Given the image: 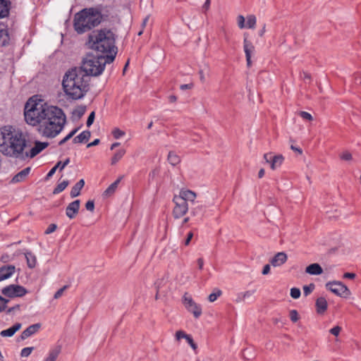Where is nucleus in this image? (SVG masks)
<instances>
[{
    "mask_svg": "<svg viewBox=\"0 0 361 361\" xmlns=\"http://www.w3.org/2000/svg\"><path fill=\"white\" fill-rule=\"evenodd\" d=\"M197 263L199 269L200 270L202 269H203V266H204V260H203V259L202 258L197 259Z\"/></svg>",
    "mask_w": 361,
    "mask_h": 361,
    "instance_id": "61",
    "label": "nucleus"
},
{
    "mask_svg": "<svg viewBox=\"0 0 361 361\" xmlns=\"http://www.w3.org/2000/svg\"><path fill=\"white\" fill-rule=\"evenodd\" d=\"M290 319L291 322L295 323L300 319V316L296 310H291L289 312Z\"/></svg>",
    "mask_w": 361,
    "mask_h": 361,
    "instance_id": "35",
    "label": "nucleus"
},
{
    "mask_svg": "<svg viewBox=\"0 0 361 361\" xmlns=\"http://www.w3.org/2000/svg\"><path fill=\"white\" fill-rule=\"evenodd\" d=\"M326 287L336 295L346 297L350 295L348 287L340 281L328 282Z\"/></svg>",
    "mask_w": 361,
    "mask_h": 361,
    "instance_id": "10",
    "label": "nucleus"
},
{
    "mask_svg": "<svg viewBox=\"0 0 361 361\" xmlns=\"http://www.w3.org/2000/svg\"><path fill=\"white\" fill-rule=\"evenodd\" d=\"M70 163V159L67 158L62 164L60 171H62Z\"/></svg>",
    "mask_w": 361,
    "mask_h": 361,
    "instance_id": "63",
    "label": "nucleus"
},
{
    "mask_svg": "<svg viewBox=\"0 0 361 361\" xmlns=\"http://www.w3.org/2000/svg\"><path fill=\"white\" fill-rule=\"evenodd\" d=\"M125 134L126 133L119 128H114L112 130V135L115 139H119L120 137L125 135Z\"/></svg>",
    "mask_w": 361,
    "mask_h": 361,
    "instance_id": "37",
    "label": "nucleus"
},
{
    "mask_svg": "<svg viewBox=\"0 0 361 361\" xmlns=\"http://www.w3.org/2000/svg\"><path fill=\"white\" fill-rule=\"evenodd\" d=\"M78 131V128L73 129L72 131H71L64 138H63L59 142V145H63L65 142H66L68 140H69Z\"/></svg>",
    "mask_w": 361,
    "mask_h": 361,
    "instance_id": "36",
    "label": "nucleus"
},
{
    "mask_svg": "<svg viewBox=\"0 0 361 361\" xmlns=\"http://www.w3.org/2000/svg\"><path fill=\"white\" fill-rule=\"evenodd\" d=\"M8 32L6 29L0 30V42L3 46L8 44L9 42Z\"/></svg>",
    "mask_w": 361,
    "mask_h": 361,
    "instance_id": "31",
    "label": "nucleus"
},
{
    "mask_svg": "<svg viewBox=\"0 0 361 361\" xmlns=\"http://www.w3.org/2000/svg\"><path fill=\"white\" fill-rule=\"evenodd\" d=\"M48 146L47 142H36L35 146L30 150V152H24V159L27 157L32 158L40 153Z\"/></svg>",
    "mask_w": 361,
    "mask_h": 361,
    "instance_id": "15",
    "label": "nucleus"
},
{
    "mask_svg": "<svg viewBox=\"0 0 361 361\" xmlns=\"http://www.w3.org/2000/svg\"><path fill=\"white\" fill-rule=\"evenodd\" d=\"M190 335L189 334H185V331H176V335H175V337H176V339L177 341H180V339L182 338H185L186 340V338L189 336Z\"/></svg>",
    "mask_w": 361,
    "mask_h": 361,
    "instance_id": "42",
    "label": "nucleus"
},
{
    "mask_svg": "<svg viewBox=\"0 0 361 361\" xmlns=\"http://www.w3.org/2000/svg\"><path fill=\"white\" fill-rule=\"evenodd\" d=\"M40 326H41V325L39 324H35L29 326L26 329H25L22 332V334L20 335V338L22 340H25V339L27 338L28 337L32 336L33 334H35L36 332L38 331Z\"/></svg>",
    "mask_w": 361,
    "mask_h": 361,
    "instance_id": "20",
    "label": "nucleus"
},
{
    "mask_svg": "<svg viewBox=\"0 0 361 361\" xmlns=\"http://www.w3.org/2000/svg\"><path fill=\"white\" fill-rule=\"evenodd\" d=\"M34 350V348L33 347H26V348H24L22 349L21 352H20V356L21 357H28L31 353L32 352V350Z\"/></svg>",
    "mask_w": 361,
    "mask_h": 361,
    "instance_id": "39",
    "label": "nucleus"
},
{
    "mask_svg": "<svg viewBox=\"0 0 361 361\" xmlns=\"http://www.w3.org/2000/svg\"><path fill=\"white\" fill-rule=\"evenodd\" d=\"M288 259V256L284 252L276 253L271 259L270 262L274 267H280L285 264Z\"/></svg>",
    "mask_w": 361,
    "mask_h": 361,
    "instance_id": "17",
    "label": "nucleus"
},
{
    "mask_svg": "<svg viewBox=\"0 0 361 361\" xmlns=\"http://www.w3.org/2000/svg\"><path fill=\"white\" fill-rule=\"evenodd\" d=\"M26 140L23 134L12 126L0 128V152L8 157L24 159Z\"/></svg>",
    "mask_w": 361,
    "mask_h": 361,
    "instance_id": "1",
    "label": "nucleus"
},
{
    "mask_svg": "<svg viewBox=\"0 0 361 361\" xmlns=\"http://www.w3.org/2000/svg\"><path fill=\"white\" fill-rule=\"evenodd\" d=\"M95 114L94 111L91 112L87 120V126L90 127L94 122Z\"/></svg>",
    "mask_w": 361,
    "mask_h": 361,
    "instance_id": "54",
    "label": "nucleus"
},
{
    "mask_svg": "<svg viewBox=\"0 0 361 361\" xmlns=\"http://www.w3.org/2000/svg\"><path fill=\"white\" fill-rule=\"evenodd\" d=\"M115 34L109 29L104 28L92 32L88 37V47L94 51L113 56L114 59L117 53L115 45Z\"/></svg>",
    "mask_w": 361,
    "mask_h": 361,
    "instance_id": "3",
    "label": "nucleus"
},
{
    "mask_svg": "<svg viewBox=\"0 0 361 361\" xmlns=\"http://www.w3.org/2000/svg\"><path fill=\"white\" fill-rule=\"evenodd\" d=\"M99 143V139H95L94 141H92V142H90L89 144H87V147H93V146H96Z\"/></svg>",
    "mask_w": 361,
    "mask_h": 361,
    "instance_id": "62",
    "label": "nucleus"
},
{
    "mask_svg": "<svg viewBox=\"0 0 361 361\" xmlns=\"http://www.w3.org/2000/svg\"><path fill=\"white\" fill-rule=\"evenodd\" d=\"M257 23V18L254 15H248L247 16V24L245 27L249 29H254Z\"/></svg>",
    "mask_w": 361,
    "mask_h": 361,
    "instance_id": "33",
    "label": "nucleus"
},
{
    "mask_svg": "<svg viewBox=\"0 0 361 361\" xmlns=\"http://www.w3.org/2000/svg\"><path fill=\"white\" fill-rule=\"evenodd\" d=\"M222 292L220 290H217L216 292L209 294L208 300L209 302H213L221 295Z\"/></svg>",
    "mask_w": 361,
    "mask_h": 361,
    "instance_id": "38",
    "label": "nucleus"
},
{
    "mask_svg": "<svg viewBox=\"0 0 361 361\" xmlns=\"http://www.w3.org/2000/svg\"><path fill=\"white\" fill-rule=\"evenodd\" d=\"M61 164V161L57 162V164L48 172L46 176V179H49L56 172V169L59 167V165Z\"/></svg>",
    "mask_w": 361,
    "mask_h": 361,
    "instance_id": "46",
    "label": "nucleus"
},
{
    "mask_svg": "<svg viewBox=\"0 0 361 361\" xmlns=\"http://www.w3.org/2000/svg\"><path fill=\"white\" fill-rule=\"evenodd\" d=\"M20 305H16L15 306L10 307L7 310L6 312L7 314H11L15 311L20 310Z\"/></svg>",
    "mask_w": 361,
    "mask_h": 361,
    "instance_id": "57",
    "label": "nucleus"
},
{
    "mask_svg": "<svg viewBox=\"0 0 361 361\" xmlns=\"http://www.w3.org/2000/svg\"><path fill=\"white\" fill-rule=\"evenodd\" d=\"M300 78L305 82L310 81V80H311L310 74L305 71H302V73H300Z\"/></svg>",
    "mask_w": 361,
    "mask_h": 361,
    "instance_id": "52",
    "label": "nucleus"
},
{
    "mask_svg": "<svg viewBox=\"0 0 361 361\" xmlns=\"http://www.w3.org/2000/svg\"><path fill=\"white\" fill-rule=\"evenodd\" d=\"M255 293V290H247L238 295L239 300H244L246 298L252 296Z\"/></svg>",
    "mask_w": 361,
    "mask_h": 361,
    "instance_id": "43",
    "label": "nucleus"
},
{
    "mask_svg": "<svg viewBox=\"0 0 361 361\" xmlns=\"http://www.w3.org/2000/svg\"><path fill=\"white\" fill-rule=\"evenodd\" d=\"M192 84H184V85H180V89L184 90H187V89H190V88H192Z\"/></svg>",
    "mask_w": 361,
    "mask_h": 361,
    "instance_id": "64",
    "label": "nucleus"
},
{
    "mask_svg": "<svg viewBox=\"0 0 361 361\" xmlns=\"http://www.w3.org/2000/svg\"><path fill=\"white\" fill-rule=\"evenodd\" d=\"M56 228L57 226L55 224H51L44 231V233L47 235L50 234L54 232L56 230Z\"/></svg>",
    "mask_w": 361,
    "mask_h": 361,
    "instance_id": "50",
    "label": "nucleus"
},
{
    "mask_svg": "<svg viewBox=\"0 0 361 361\" xmlns=\"http://www.w3.org/2000/svg\"><path fill=\"white\" fill-rule=\"evenodd\" d=\"M245 19L243 16L239 15L238 16L237 22H238V25L240 29H243L245 27Z\"/></svg>",
    "mask_w": 361,
    "mask_h": 361,
    "instance_id": "47",
    "label": "nucleus"
},
{
    "mask_svg": "<svg viewBox=\"0 0 361 361\" xmlns=\"http://www.w3.org/2000/svg\"><path fill=\"white\" fill-rule=\"evenodd\" d=\"M27 293L22 286L16 284L8 285L1 290V293L8 298L23 297Z\"/></svg>",
    "mask_w": 361,
    "mask_h": 361,
    "instance_id": "9",
    "label": "nucleus"
},
{
    "mask_svg": "<svg viewBox=\"0 0 361 361\" xmlns=\"http://www.w3.org/2000/svg\"><path fill=\"white\" fill-rule=\"evenodd\" d=\"M69 182L67 180H63L61 183H59L56 187L54 188L53 193L54 194H59L63 191L66 187L68 185Z\"/></svg>",
    "mask_w": 361,
    "mask_h": 361,
    "instance_id": "34",
    "label": "nucleus"
},
{
    "mask_svg": "<svg viewBox=\"0 0 361 361\" xmlns=\"http://www.w3.org/2000/svg\"><path fill=\"white\" fill-rule=\"evenodd\" d=\"M25 256L27 260V266L30 268H34L37 263L36 257L31 252H26Z\"/></svg>",
    "mask_w": 361,
    "mask_h": 361,
    "instance_id": "30",
    "label": "nucleus"
},
{
    "mask_svg": "<svg viewBox=\"0 0 361 361\" xmlns=\"http://www.w3.org/2000/svg\"><path fill=\"white\" fill-rule=\"evenodd\" d=\"M243 49L245 54L247 65L248 67L251 66V57L252 54L255 51V47L252 43L247 39V35L244 34V40H243Z\"/></svg>",
    "mask_w": 361,
    "mask_h": 361,
    "instance_id": "13",
    "label": "nucleus"
},
{
    "mask_svg": "<svg viewBox=\"0 0 361 361\" xmlns=\"http://www.w3.org/2000/svg\"><path fill=\"white\" fill-rule=\"evenodd\" d=\"M68 288V286H63L61 288H60L59 290H57L54 295V299H59V298H61L63 293V292Z\"/></svg>",
    "mask_w": 361,
    "mask_h": 361,
    "instance_id": "48",
    "label": "nucleus"
},
{
    "mask_svg": "<svg viewBox=\"0 0 361 361\" xmlns=\"http://www.w3.org/2000/svg\"><path fill=\"white\" fill-rule=\"evenodd\" d=\"M125 154H126V149H120L117 150L114 153V154L113 155V157L111 158V165H115L117 162H118L123 158V157L125 155Z\"/></svg>",
    "mask_w": 361,
    "mask_h": 361,
    "instance_id": "29",
    "label": "nucleus"
},
{
    "mask_svg": "<svg viewBox=\"0 0 361 361\" xmlns=\"http://www.w3.org/2000/svg\"><path fill=\"white\" fill-rule=\"evenodd\" d=\"M85 208L87 210L93 212L94 209V202L93 200H89L85 204Z\"/></svg>",
    "mask_w": 361,
    "mask_h": 361,
    "instance_id": "53",
    "label": "nucleus"
},
{
    "mask_svg": "<svg viewBox=\"0 0 361 361\" xmlns=\"http://www.w3.org/2000/svg\"><path fill=\"white\" fill-rule=\"evenodd\" d=\"M8 301L9 300L8 299H6L0 295V312H2L6 310Z\"/></svg>",
    "mask_w": 361,
    "mask_h": 361,
    "instance_id": "44",
    "label": "nucleus"
},
{
    "mask_svg": "<svg viewBox=\"0 0 361 361\" xmlns=\"http://www.w3.org/2000/svg\"><path fill=\"white\" fill-rule=\"evenodd\" d=\"M342 329L339 326H335L329 330L330 334L335 336H338L341 333Z\"/></svg>",
    "mask_w": 361,
    "mask_h": 361,
    "instance_id": "49",
    "label": "nucleus"
},
{
    "mask_svg": "<svg viewBox=\"0 0 361 361\" xmlns=\"http://www.w3.org/2000/svg\"><path fill=\"white\" fill-rule=\"evenodd\" d=\"M114 61L113 56H95L87 54L83 59L80 70L90 76H97L102 73L106 63Z\"/></svg>",
    "mask_w": 361,
    "mask_h": 361,
    "instance_id": "7",
    "label": "nucleus"
},
{
    "mask_svg": "<svg viewBox=\"0 0 361 361\" xmlns=\"http://www.w3.org/2000/svg\"><path fill=\"white\" fill-rule=\"evenodd\" d=\"M270 271V265L269 264H266L264 267H263V269H262V274L263 275H267L269 273Z\"/></svg>",
    "mask_w": 361,
    "mask_h": 361,
    "instance_id": "60",
    "label": "nucleus"
},
{
    "mask_svg": "<svg viewBox=\"0 0 361 361\" xmlns=\"http://www.w3.org/2000/svg\"><path fill=\"white\" fill-rule=\"evenodd\" d=\"M264 159L267 163L270 164V167L272 170L279 169L284 161V157L283 155H274L272 153L264 154Z\"/></svg>",
    "mask_w": 361,
    "mask_h": 361,
    "instance_id": "12",
    "label": "nucleus"
},
{
    "mask_svg": "<svg viewBox=\"0 0 361 361\" xmlns=\"http://www.w3.org/2000/svg\"><path fill=\"white\" fill-rule=\"evenodd\" d=\"M54 106L48 105L43 100L36 97L30 98L24 108L25 122L32 126H40L46 120L47 113L50 112Z\"/></svg>",
    "mask_w": 361,
    "mask_h": 361,
    "instance_id": "4",
    "label": "nucleus"
},
{
    "mask_svg": "<svg viewBox=\"0 0 361 361\" xmlns=\"http://www.w3.org/2000/svg\"><path fill=\"white\" fill-rule=\"evenodd\" d=\"M102 20V15L96 8H85L76 13L73 27L78 34L85 33L98 26Z\"/></svg>",
    "mask_w": 361,
    "mask_h": 361,
    "instance_id": "6",
    "label": "nucleus"
},
{
    "mask_svg": "<svg viewBox=\"0 0 361 361\" xmlns=\"http://www.w3.org/2000/svg\"><path fill=\"white\" fill-rule=\"evenodd\" d=\"M122 177L118 178L116 180H115L113 183H111L104 192L103 196L105 197H108L111 196L118 188V184L120 183Z\"/></svg>",
    "mask_w": 361,
    "mask_h": 361,
    "instance_id": "25",
    "label": "nucleus"
},
{
    "mask_svg": "<svg viewBox=\"0 0 361 361\" xmlns=\"http://www.w3.org/2000/svg\"><path fill=\"white\" fill-rule=\"evenodd\" d=\"M355 276H356V275L354 273H350V272L345 273L343 275V278L350 279H353L355 278Z\"/></svg>",
    "mask_w": 361,
    "mask_h": 361,
    "instance_id": "59",
    "label": "nucleus"
},
{
    "mask_svg": "<svg viewBox=\"0 0 361 361\" xmlns=\"http://www.w3.org/2000/svg\"><path fill=\"white\" fill-rule=\"evenodd\" d=\"M176 195L179 198H182V200L187 203L188 202H193L197 197V195L195 192L185 189L180 190L179 194Z\"/></svg>",
    "mask_w": 361,
    "mask_h": 361,
    "instance_id": "18",
    "label": "nucleus"
},
{
    "mask_svg": "<svg viewBox=\"0 0 361 361\" xmlns=\"http://www.w3.org/2000/svg\"><path fill=\"white\" fill-rule=\"evenodd\" d=\"M174 207L173 209V216L175 219H180L183 217L188 211V204L182 198L178 197L174 195L173 198Z\"/></svg>",
    "mask_w": 361,
    "mask_h": 361,
    "instance_id": "8",
    "label": "nucleus"
},
{
    "mask_svg": "<svg viewBox=\"0 0 361 361\" xmlns=\"http://www.w3.org/2000/svg\"><path fill=\"white\" fill-rule=\"evenodd\" d=\"M90 78L77 68L67 71L62 80V87L68 98L77 100L82 98L90 89Z\"/></svg>",
    "mask_w": 361,
    "mask_h": 361,
    "instance_id": "2",
    "label": "nucleus"
},
{
    "mask_svg": "<svg viewBox=\"0 0 361 361\" xmlns=\"http://www.w3.org/2000/svg\"><path fill=\"white\" fill-rule=\"evenodd\" d=\"M48 114L46 120L38 128V131L44 137L54 138L63 129L66 123V116L61 109L55 106Z\"/></svg>",
    "mask_w": 361,
    "mask_h": 361,
    "instance_id": "5",
    "label": "nucleus"
},
{
    "mask_svg": "<svg viewBox=\"0 0 361 361\" xmlns=\"http://www.w3.org/2000/svg\"><path fill=\"white\" fill-rule=\"evenodd\" d=\"M16 271L13 265H4L0 267V282L10 278Z\"/></svg>",
    "mask_w": 361,
    "mask_h": 361,
    "instance_id": "16",
    "label": "nucleus"
},
{
    "mask_svg": "<svg viewBox=\"0 0 361 361\" xmlns=\"http://www.w3.org/2000/svg\"><path fill=\"white\" fill-rule=\"evenodd\" d=\"M298 114L304 120L310 121L313 120L312 116L307 111H300Z\"/></svg>",
    "mask_w": 361,
    "mask_h": 361,
    "instance_id": "45",
    "label": "nucleus"
},
{
    "mask_svg": "<svg viewBox=\"0 0 361 361\" xmlns=\"http://www.w3.org/2000/svg\"><path fill=\"white\" fill-rule=\"evenodd\" d=\"M203 209V207L202 205L197 206L193 209H191L190 214L192 216H196L198 212H201Z\"/></svg>",
    "mask_w": 361,
    "mask_h": 361,
    "instance_id": "56",
    "label": "nucleus"
},
{
    "mask_svg": "<svg viewBox=\"0 0 361 361\" xmlns=\"http://www.w3.org/2000/svg\"><path fill=\"white\" fill-rule=\"evenodd\" d=\"M11 1L9 0H0V18L7 17L9 14Z\"/></svg>",
    "mask_w": 361,
    "mask_h": 361,
    "instance_id": "23",
    "label": "nucleus"
},
{
    "mask_svg": "<svg viewBox=\"0 0 361 361\" xmlns=\"http://www.w3.org/2000/svg\"><path fill=\"white\" fill-rule=\"evenodd\" d=\"M317 312L319 314H324L328 307L326 300L324 297H319L315 302Z\"/></svg>",
    "mask_w": 361,
    "mask_h": 361,
    "instance_id": "21",
    "label": "nucleus"
},
{
    "mask_svg": "<svg viewBox=\"0 0 361 361\" xmlns=\"http://www.w3.org/2000/svg\"><path fill=\"white\" fill-rule=\"evenodd\" d=\"M193 237V233L192 231H190L187 235V238L185 239L184 244L185 245H188L190 244V242L191 239Z\"/></svg>",
    "mask_w": 361,
    "mask_h": 361,
    "instance_id": "58",
    "label": "nucleus"
},
{
    "mask_svg": "<svg viewBox=\"0 0 361 361\" xmlns=\"http://www.w3.org/2000/svg\"><path fill=\"white\" fill-rule=\"evenodd\" d=\"M168 161L172 166H176L180 161L179 156L173 152H170L168 155Z\"/></svg>",
    "mask_w": 361,
    "mask_h": 361,
    "instance_id": "32",
    "label": "nucleus"
},
{
    "mask_svg": "<svg viewBox=\"0 0 361 361\" xmlns=\"http://www.w3.org/2000/svg\"><path fill=\"white\" fill-rule=\"evenodd\" d=\"M31 168L30 167H26L23 169L22 171L16 173L11 180L10 181L11 183L15 184L18 183L22 181H24L27 177L28 176L29 173H30Z\"/></svg>",
    "mask_w": 361,
    "mask_h": 361,
    "instance_id": "19",
    "label": "nucleus"
},
{
    "mask_svg": "<svg viewBox=\"0 0 361 361\" xmlns=\"http://www.w3.org/2000/svg\"><path fill=\"white\" fill-rule=\"evenodd\" d=\"M22 324L20 323H16L11 327L3 330L0 332V335L2 337H11L13 336L16 332L20 329Z\"/></svg>",
    "mask_w": 361,
    "mask_h": 361,
    "instance_id": "22",
    "label": "nucleus"
},
{
    "mask_svg": "<svg viewBox=\"0 0 361 361\" xmlns=\"http://www.w3.org/2000/svg\"><path fill=\"white\" fill-rule=\"evenodd\" d=\"M61 346L57 345L49 350L47 356L43 361H56L61 353Z\"/></svg>",
    "mask_w": 361,
    "mask_h": 361,
    "instance_id": "24",
    "label": "nucleus"
},
{
    "mask_svg": "<svg viewBox=\"0 0 361 361\" xmlns=\"http://www.w3.org/2000/svg\"><path fill=\"white\" fill-rule=\"evenodd\" d=\"M183 304L185 306L186 309L193 314L195 318H198L201 315V307L199 305H197L194 302L192 298L187 293H185L183 296Z\"/></svg>",
    "mask_w": 361,
    "mask_h": 361,
    "instance_id": "11",
    "label": "nucleus"
},
{
    "mask_svg": "<svg viewBox=\"0 0 361 361\" xmlns=\"http://www.w3.org/2000/svg\"><path fill=\"white\" fill-rule=\"evenodd\" d=\"M290 296L294 299H298L300 296V290L298 288H292L290 289Z\"/></svg>",
    "mask_w": 361,
    "mask_h": 361,
    "instance_id": "41",
    "label": "nucleus"
},
{
    "mask_svg": "<svg viewBox=\"0 0 361 361\" xmlns=\"http://www.w3.org/2000/svg\"><path fill=\"white\" fill-rule=\"evenodd\" d=\"M85 185L84 179H80L75 185L72 188L70 195L72 198L76 197L80 195V190Z\"/></svg>",
    "mask_w": 361,
    "mask_h": 361,
    "instance_id": "27",
    "label": "nucleus"
},
{
    "mask_svg": "<svg viewBox=\"0 0 361 361\" xmlns=\"http://www.w3.org/2000/svg\"><path fill=\"white\" fill-rule=\"evenodd\" d=\"M340 157L343 160L350 161L352 159V154L349 152H344L341 154Z\"/></svg>",
    "mask_w": 361,
    "mask_h": 361,
    "instance_id": "51",
    "label": "nucleus"
},
{
    "mask_svg": "<svg viewBox=\"0 0 361 361\" xmlns=\"http://www.w3.org/2000/svg\"><path fill=\"white\" fill-rule=\"evenodd\" d=\"M91 133L89 130H84L78 136L75 137L73 140L74 143H83L86 142L90 138Z\"/></svg>",
    "mask_w": 361,
    "mask_h": 361,
    "instance_id": "28",
    "label": "nucleus"
},
{
    "mask_svg": "<svg viewBox=\"0 0 361 361\" xmlns=\"http://www.w3.org/2000/svg\"><path fill=\"white\" fill-rule=\"evenodd\" d=\"M80 201L76 200L68 204L66 209V214L70 219H74L78 214L80 209Z\"/></svg>",
    "mask_w": 361,
    "mask_h": 361,
    "instance_id": "14",
    "label": "nucleus"
},
{
    "mask_svg": "<svg viewBox=\"0 0 361 361\" xmlns=\"http://www.w3.org/2000/svg\"><path fill=\"white\" fill-rule=\"evenodd\" d=\"M305 271L311 275H319L322 274L323 269L319 264L314 263L307 266L306 267Z\"/></svg>",
    "mask_w": 361,
    "mask_h": 361,
    "instance_id": "26",
    "label": "nucleus"
},
{
    "mask_svg": "<svg viewBox=\"0 0 361 361\" xmlns=\"http://www.w3.org/2000/svg\"><path fill=\"white\" fill-rule=\"evenodd\" d=\"M314 289V285L310 283L308 286H303V293L305 296L310 295Z\"/></svg>",
    "mask_w": 361,
    "mask_h": 361,
    "instance_id": "40",
    "label": "nucleus"
},
{
    "mask_svg": "<svg viewBox=\"0 0 361 361\" xmlns=\"http://www.w3.org/2000/svg\"><path fill=\"white\" fill-rule=\"evenodd\" d=\"M186 341L188 343V344L190 345V347L194 350H195L197 348V344L194 342L192 338L191 337V336L190 335L187 338H186Z\"/></svg>",
    "mask_w": 361,
    "mask_h": 361,
    "instance_id": "55",
    "label": "nucleus"
}]
</instances>
